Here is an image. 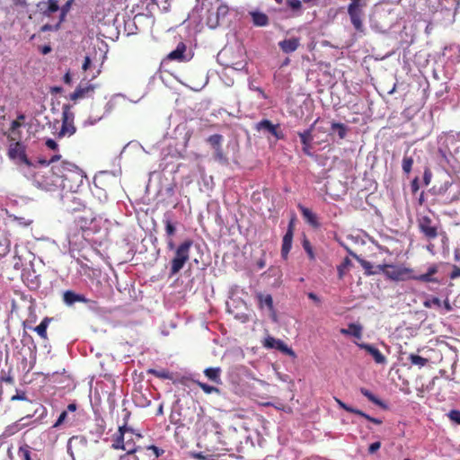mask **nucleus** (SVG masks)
Masks as SVG:
<instances>
[{
	"mask_svg": "<svg viewBox=\"0 0 460 460\" xmlns=\"http://www.w3.org/2000/svg\"><path fill=\"white\" fill-rule=\"evenodd\" d=\"M303 247H304L305 251L306 252L309 259L312 261L314 260L315 259L314 252L313 251L310 242L307 239H305L303 241Z\"/></svg>",
	"mask_w": 460,
	"mask_h": 460,
	"instance_id": "de8ad7c7",
	"label": "nucleus"
},
{
	"mask_svg": "<svg viewBox=\"0 0 460 460\" xmlns=\"http://www.w3.org/2000/svg\"><path fill=\"white\" fill-rule=\"evenodd\" d=\"M332 132H337L339 138L343 139L347 135V127L340 122H332L331 126Z\"/></svg>",
	"mask_w": 460,
	"mask_h": 460,
	"instance_id": "2f4dec72",
	"label": "nucleus"
},
{
	"mask_svg": "<svg viewBox=\"0 0 460 460\" xmlns=\"http://www.w3.org/2000/svg\"><path fill=\"white\" fill-rule=\"evenodd\" d=\"M380 271L393 280H399L402 279L403 271L401 268L393 264L384 263L377 266Z\"/></svg>",
	"mask_w": 460,
	"mask_h": 460,
	"instance_id": "a211bd4d",
	"label": "nucleus"
},
{
	"mask_svg": "<svg viewBox=\"0 0 460 460\" xmlns=\"http://www.w3.org/2000/svg\"><path fill=\"white\" fill-rule=\"evenodd\" d=\"M385 357L376 349V364H385Z\"/></svg>",
	"mask_w": 460,
	"mask_h": 460,
	"instance_id": "13d9d810",
	"label": "nucleus"
},
{
	"mask_svg": "<svg viewBox=\"0 0 460 460\" xmlns=\"http://www.w3.org/2000/svg\"><path fill=\"white\" fill-rule=\"evenodd\" d=\"M362 328L358 324L350 323L347 329H341V332L343 334L352 335L358 339L361 337Z\"/></svg>",
	"mask_w": 460,
	"mask_h": 460,
	"instance_id": "c756f323",
	"label": "nucleus"
},
{
	"mask_svg": "<svg viewBox=\"0 0 460 460\" xmlns=\"http://www.w3.org/2000/svg\"><path fill=\"white\" fill-rule=\"evenodd\" d=\"M91 64H92L91 58L88 56H86L84 58V63L82 65V69L84 71H87L91 67Z\"/></svg>",
	"mask_w": 460,
	"mask_h": 460,
	"instance_id": "680f3d73",
	"label": "nucleus"
},
{
	"mask_svg": "<svg viewBox=\"0 0 460 460\" xmlns=\"http://www.w3.org/2000/svg\"><path fill=\"white\" fill-rule=\"evenodd\" d=\"M61 158V155H54L51 156V158L49 160H46V159H40L38 161V163L40 164H42L44 166H49V164H52L58 162Z\"/></svg>",
	"mask_w": 460,
	"mask_h": 460,
	"instance_id": "49530a36",
	"label": "nucleus"
},
{
	"mask_svg": "<svg viewBox=\"0 0 460 460\" xmlns=\"http://www.w3.org/2000/svg\"><path fill=\"white\" fill-rule=\"evenodd\" d=\"M447 417L450 420L454 421L456 424H460V411L458 410H451L447 413Z\"/></svg>",
	"mask_w": 460,
	"mask_h": 460,
	"instance_id": "8fccbe9b",
	"label": "nucleus"
},
{
	"mask_svg": "<svg viewBox=\"0 0 460 460\" xmlns=\"http://www.w3.org/2000/svg\"><path fill=\"white\" fill-rule=\"evenodd\" d=\"M423 305L427 308L439 309L442 306V302L436 296H430L424 300Z\"/></svg>",
	"mask_w": 460,
	"mask_h": 460,
	"instance_id": "f704fd0d",
	"label": "nucleus"
},
{
	"mask_svg": "<svg viewBox=\"0 0 460 460\" xmlns=\"http://www.w3.org/2000/svg\"><path fill=\"white\" fill-rule=\"evenodd\" d=\"M251 14L254 25L262 27L269 23V17L265 13L261 12H253Z\"/></svg>",
	"mask_w": 460,
	"mask_h": 460,
	"instance_id": "c85d7f7f",
	"label": "nucleus"
},
{
	"mask_svg": "<svg viewBox=\"0 0 460 460\" xmlns=\"http://www.w3.org/2000/svg\"><path fill=\"white\" fill-rule=\"evenodd\" d=\"M206 377L217 385H222L221 373L222 369L219 367H208L203 371Z\"/></svg>",
	"mask_w": 460,
	"mask_h": 460,
	"instance_id": "393cba45",
	"label": "nucleus"
},
{
	"mask_svg": "<svg viewBox=\"0 0 460 460\" xmlns=\"http://www.w3.org/2000/svg\"><path fill=\"white\" fill-rule=\"evenodd\" d=\"M417 279L422 282H437V279L432 278V276L427 272L417 277Z\"/></svg>",
	"mask_w": 460,
	"mask_h": 460,
	"instance_id": "5fc2aeb1",
	"label": "nucleus"
},
{
	"mask_svg": "<svg viewBox=\"0 0 460 460\" xmlns=\"http://www.w3.org/2000/svg\"><path fill=\"white\" fill-rule=\"evenodd\" d=\"M435 195L444 203L449 204L460 199V181L447 180L439 186L433 188Z\"/></svg>",
	"mask_w": 460,
	"mask_h": 460,
	"instance_id": "7ed1b4c3",
	"label": "nucleus"
},
{
	"mask_svg": "<svg viewBox=\"0 0 460 460\" xmlns=\"http://www.w3.org/2000/svg\"><path fill=\"white\" fill-rule=\"evenodd\" d=\"M34 185L44 190H52L58 186V181L51 171L46 175L44 172H37L33 176Z\"/></svg>",
	"mask_w": 460,
	"mask_h": 460,
	"instance_id": "0eeeda50",
	"label": "nucleus"
},
{
	"mask_svg": "<svg viewBox=\"0 0 460 460\" xmlns=\"http://www.w3.org/2000/svg\"><path fill=\"white\" fill-rule=\"evenodd\" d=\"M0 381L4 382L5 384H8V385H13L14 384V379H13V377L10 374L7 375V376H1L0 377Z\"/></svg>",
	"mask_w": 460,
	"mask_h": 460,
	"instance_id": "052dcab7",
	"label": "nucleus"
},
{
	"mask_svg": "<svg viewBox=\"0 0 460 460\" xmlns=\"http://www.w3.org/2000/svg\"><path fill=\"white\" fill-rule=\"evenodd\" d=\"M228 6L226 5V4H220L218 7H217V13H216V20L215 22L212 21L211 17L208 18V24L211 26V27H216L218 22H219V18L220 17H225L227 13H228Z\"/></svg>",
	"mask_w": 460,
	"mask_h": 460,
	"instance_id": "cd10ccee",
	"label": "nucleus"
},
{
	"mask_svg": "<svg viewBox=\"0 0 460 460\" xmlns=\"http://www.w3.org/2000/svg\"><path fill=\"white\" fill-rule=\"evenodd\" d=\"M411 364L419 366L420 367H424L428 363V359L420 357L417 354H411L408 358Z\"/></svg>",
	"mask_w": 460,
	"mask_h": 460,
	"instance_id": "4c0bfd02",
	"label": "nucleus"
},
{
	"mask_svg": "<svg viewBox=\"0 0 460 460\" xmlns=\"http://www.w3.org/2000/svg\"><path fill=\"white\" fill-rule=\"evenodd\" d=\"M338 404L340 405L341 408L344 409L345 411H349V412H353V413H356V414H358L360 416H363L365 417L366 419L369 420L370 421H373L374 422V418L365 414L364 412H362L361 411L359 410H356L354 408H351L349 406H348L346 403H344L343 402H341V400L339 399H336Z\"/></svg>",
	"mask_w": 460,
	"mask_h": 460,
	"instance_id": "72a5a7b5",
	"label": "nucleus"
},
{
	"mask_svg": "<svg viewBox=\"0 0 460 460\" xmlns=\"http://www.w3.org/2000/svg\"><path fill=\"white\" fill-rule=\"evenodd\" d=\"M214 158L216 161L223 164H228V159L225 155L222 146L218 147V149H214Z\"/></svg>",
	"mask_w": 460,
	"mask_h": 460,
	"instance_id": "a19ab883",
	"label": "nucleus"
},
{
	"mask_svg": "<svg viewBox=\"0 0 460 460\" xmlns=\"http://www.w3.org/2000/svg\"><path fill=\"white\" fill-rule=\"evenodd\" d=\"M148 373L155 376V377L162 378V379H172V374L169 372L168 370H156V369H149Z\"/></svg>",
	"mask_w": 460,
	"mask_h": 460,
	"instance_id": "e433bc0d",
	"label": "nucleus"
},
{
	"mask_svg": "<svg viewBox=\"0 0 460 460\" xmlns=\"http://www.w3.org/2000/svg\"><path fill=\"white\" fill-rule=\"evenodd\" d=\"M97 84L85 82L84 79L80 82L75 90L70 94L69 99L71 101L76 102L77 100L90 98L94 93Z\"/></svg>",
	"mask_w": 460,
	"mask_h": 460,
	"instance_id": "6e6552de",
	"label": "nucleus"
},
{
	"mask_svg": "<svg viewBox=\"0 0 460 460\" xmlns=\"http://www.w3.org/2000/svg\"><path fill=\"white\" fill-rule=\"evenodd\" d=\"M256 298L258 300V305L260 309H263L264 307H267V309L272 314V318L274 321H276V312L274 309L273 305V298L272 296L270 294H262V293H257Z\"/></svg>",
	"mask_w": 460,
	"mask_h": 460,
	"instance_id": "6ab92c4d",
	"label": "nucleus"
},
{
	"mask_svg": "<svg viewBox=\"0 0 460 460\" xmlns=\"http://www.w3.org/2000/svg\"><path fill=\"white\" fill-rule=\"evenodd\" d=\"M300 42L297 38H290L284 40L279 43V48L284 53H291L297 49Z\"/></svg>",
	"mask_w": 460,
	"mask_h": 460,
	"instance_id": "b1692460",
	"label": "nucleus"
},
{
	"mask_svg": "<svg viewBox=\"0 0 460 460\" xmlns=\"http://www.w3.org/2000/svg\"><path fill=\"white\" fill-rule=\"evenodd\" d=\"M457 141V132L450 131L438 137V147H443L448 152L451 151L450 145H454Z\"/></svg>",
	"mask_w": 460,
	"mask_h": 460,
	"instance_id": "4be33fe9",
	"label": "nucleus"
},
{
	"mask_svg": "<svg viewBox=\"0 0 460 460\" xmlns=\"http://www.w3.org/2000/svg\"><path fill=\"white\" fill-rule=\"evenodd\" d=\"M13 221H16L20 226L24 227L31 226L32 223L31 219H27L25 217L16 216L13 217Z\"/></svg>",
	"mask_w": 460,
	"mask_h": 460,
	"instance_id": "603ef678",
	"label": "nucleus"
},
{
	"mask_svg": "<svg viewBox=\"0 0 460 460\" xmlns=\"http://www.w3.org/2000/svg\"><path fill=\"white\" fill-rule=\"evenodd\" d=\"M75 132L74 113L71 111L69 105H64L62 108V128L58 135L59 137L72 136Z\"/></svg>",
	"mask_w": 460,
	"mask_h": 460,
	"instance_id": "1a4fd4ad",
	"label": "nucleus"
},
{
	"mask_svg": "<svg viewBox=\"0 0 460 460\" xmlns=\"http://www.w3.org/2000/svg\"><path fill=\"white\" fill-rule=\"evenodd\" d=\"M50 171L58 181L61 179H66L68 177V173H75L78 176H82L81 169L75 164L67 161H61L60 163L57 162L53 164Z\"/></svg>",
	"mask_w": 460,
	"mask_h": 460,
	"instance_id": "39448f33",
	"label": "nucleus"
},
{
	"mask_svg": "<svg viewBox=\"0 0 460 460\" xmlns=\"http://www.w3.org/2000/svg\"><path fill=\"white\" fill-rule=\"evenodd\" d=\"M31 448L28 445L20 447L18 450V456L21 460H31Z\"/></svg>",
	"mask_w": 460,
	"mask_h": 460,
	"instance_id": "ea45409f",
	"label": "nucleus"
},
{
	"mask_svg": "<svg viewBox=\"0 0 460 460\" xmlns=\"http://www.w3.org/2000/svg\"><path fill=\"white\" fill-rule=\"evenodd\" d=\"M361 265L363 266V268L365 269V273L367 275H371L373 274V271H372V264L368 261H366L364 260H359Z\"/></svg>",
	"mask_w": 460,
	"mask_h": 460,
	"instance_id": "4d7b16f0",
	"label": "nucleus"
},
{
	"mask_svg": "<svg viewBox=\"0 0 460 460\" xmlns=\"http://www.w3.org/2000/svg\"><path fill=\"white\" fill-rule=\"evenodd\" d=\"M263 346L267 349H275L283 352L286 355L291 356L292 358H296L295 351L289 348L284 341L279 339H275L274 337L268 336L264 341Z\"/></svg>",
	"mask_w": 460,
	"mask_h": 460,
	"instance_id": "ddd939ff",
	"label": "nucleus"
},
{
	"mask_svg": "<svg viewBox=\"0 0 460 460\" xmlns=\"http://www.w3.org/2000/svg\"><path fill=\"white\" fill-rule=\"evenodd\" d=\"M413 164V159L409 156H404L402 159V168L405 173H409Z\"/></svg>",
	"mask_w": 460,
	"mask_h": 460,
	"instance_id": "37998d69",
	"label": "nucleus"
},
{
	"mask_svg": "<svg viewBox=\"0 0 460 460\" xmlns=\"http://www.w3.org/2000/svg\"><path fill=\"white\" fill-rule=\"evenodd\" d=\"M67 418V411H63L55 424L53 425V428H58L60 425H62Z\"/></svg>",
	"mask_w": 460,
	"mask_h": 460,
	"instance_id": "864d4df0",
	"label": "nucleus"
},
{
	"mask_svg": "<svg viewBox=\"0 0 460 460\" xmlns=\"http://www.w3.org/2000/svg\"><path fill=\"white\" fill-rule=\"evenodd\" d=\"M293 235H294V226H293V222L291 221L288 224V230H287L285 235L283 236V240H282L281 256L283 259L288 258V255L291 250Z\"/></svg>",
	"mask_w": 460,
	"mask_h": 460,
	"instance_id": "f3484780",
	"label": "nucleus"
},
{
	"mask_svg": "<svg viewBox=\"0 0 460 460\" xmlns=\"http://www.w3.org/2000/svg\"><path fill=\"white\" fill-rule=\"evenodd\" d=\"M194 384H196L207 394H220L219 388H217L216 386L209 385L200 382L199 380H195Z\"/></svg>",
	"mask_w": 460,
	"mask_h": 460,
	"instance_id": "7c9ffc66",
	"label": "nucleus"
},
{
	"mask_svg": "<svg viewBox=\"0 0 460 460\" xmlns=\"http://www.w3.org/2000/svg\"><path fill=\"white\" fill-rule=\"evenodd\" d=\"M391 411L390 404L376 397V414L379 413L380 411Z\"/></svg>",
	"mask_w": 460,
	"mask_h": 460,
	"instance_id": "79ce46f5",
	"label": "nucleus"
},
{
	"mask_svg": "<svg viewBox=\"0 0 460 460\" xmlns=\"http://www.w3.org/2000/svg\"><path fill=\"white\" fill-rule=\"evenodd\" d=\"M120 460H139L135 454H125L120 456Z\"/></svg>",
	"mask_w": 460,
	"mask_h": 460,
	"instance_id": "e2e57ef3",
	"label": "nucleus"
},
{
	"mask_svg": "<svg viewBox=\"0 0 460 460\" xmlns=\"http://www.w3.org/2000/svg\"><path fill=\"white\" fill-rule=\"evenodd\" d=\"M22 126V123L18 120V119H14L12 121L11 123V127H10V129L12 131V134L13 137H15V131L18 128H20Z\"/></svg>",
	"mask_w": 460,
	"mask_h": 460,
	"instance_id": "bf43d9fd",
	"label": "nucleus"
},
{
	"mask_svg": "<svg viewBox=\"0 0 460 460\" xmlns=\"http://www.w3.org/2000/svg\"><path fill=\"white\" fill-rule=\"evenodd\" d=\"M94 217L90 211H83L82 215L75 217V226L84 231L89 228V226L93 222Z\"/></svg>",
	"mask_w": 460,
	"mask_h": 460,
	"instance_id": "aec40b11",
	"label": "nucleus"
},
{
	"mask_svg": "<svg viewBox=\"0 0 460 460\" xmlns=\"http://www.w3.org/2000/svg\"><path fill=\"white\" fill-rule=\"evenodd\" d=\"M47 8L42 9V13L47 16H50L53 13H56L59 7L57 0H49L46 4Z\"/></svg>",
	"mask_w": 460,
	"mask_h": 460,
	"instance_id": "473e14b6",
	"label": "nucleus"
},
{
	"mask_svg": "<svg viewBox=\"0 0 460 460\" xmlns=\"http://www.w3.org/2000/svg\"><path fill=\"white\" fill-rule=\"evenodd\" d=\"M258 131L265 130L276 137V139H284L285 135L280 129L279 124H273L269 119H262L255 125Z\"/></svg>",
	"mask_w": 460,
	"mask_h": 460,
	"instance_id": "2eb2a0df",
	"label": "nucleus"
},
{
	"mask_svg": "<svg viewBox=\"0 0 460 460\" xmlns=\"http://www.w3.org/2000/svg\"><path fill=\"white\" fill-rule=\"evenodd\" d=\"M127 431H131L130 429L126 426H122L119 428V435L112 444V447L115 449H122L127 451L126 454H135L137 450L136 447H128L124 444V436Z\"/></svg>",
	"mask_w": 460,
	"mask_h": 460,
	"instance_id": "dca6fc26",
	"label": "nucleus"
},
{
	"mask_svg": "<svg viewBox=\"0 0 460 460\" xmlns=\"http://www.w3.org/2000/svg\"><path fill=\"white\" fill-rule=\"evenodd\" d=\"M18 135L20 134L18 133ZM19 137L20 136L13 137V135H9L7 137L8 140L11 142L8 147L7 155L10 160L18 165L25 164L27 166H32V163L26 155V146L18 140Z\"/></svg>",
	"mask_w": 460,
	"mask_h": 460,
	"instance_id": "20e7f679",
	"label": "nucleus"
},
{
	"mask_svg": "<svg viewBox=\"0 0 460 460\" xmlns=\"http://www.w3.org/2000/svg\"><path fill=\"white\" fill-rule=\"evenodd\" d=\"M193 244L191 239H186L181 243L174 251V256L171 261L170 276L179 273L190 259V250Z\"/></svg>",
	"mask_w": 460,
	"mask_h": 460,
	"instance_id": "f03ea898",
	"label": "nucleus"
},
{
	"mask_svg": "<svg viewBox=\"0 0 460 460\" xmlns=\"http://www.w3.org/2000/svg\"><path fill=\"white\" fill-rule=\"evenodd\" d=\"M63 300L68 305H71L76 302H83V303L87 302V299L84 297V296L76 294L71 290H67V291L64 292Z\"/></svg>",
	"mask_w": 460,
	"mask_h": 460,
	"instance_id": "a878e982",
	"label": "nucleus"
},
{
	"mask_svg": "<svg viewBox=\"0 0 460 460\" xmlns=\"http://www.w3.org/2000/svg\"><path fill=\"white\" fill-rule=\"evenodd\" d=\"M146 448H147V450H151V451H153V453L155 454V456L156 457H159V456H163V455H164V449L159 448L158 447H156V446H155V445H150V446H148Z\"/></svg>",
	"mask_w": 460,
	"mask_h": 460,
	"instance_id": "6e6d98bb",
	"label": "nucleus"
},
{
	"mask_svg": "<svg viewBox=\"0 0 460 460\" xmlns=\"http://www.w3.org/2000/svg\"><path fill=\"white\" fill-rule=\"evenodd\" d=\"M297 208H298L299 211L301 212L305 220L309 225H311L314 227H318L320 226L316 215L314 213H313L311 209H309L308 208H306L301 204H299L297 206Z\"/></svg>",
	"mask_w": 460,
	"mask_h": 460,
	"instance_id": "5701e85b",
	"label": "nucleus"
},
{
	"mask_svg": "<svg viewBox=\"0 0 460 460\" xmlns=\"http://www.w3.org/2000/svg\"><path fill=\"white\" fill-rule=\"evenodd\" d=\"M186 49H187L186 45L183 42H180L177 45L176 49L174 50L171 51L167 55V59L168 60H175L178 62L187 61L188 59L185 56Z\"/></svg>",
	"mask_w": 460,
	"mask_h": 460,
	"instance_id": "412c9836",
	"label": "nucleus"
},
{
	"mask_svg": "<svg viewBox=\"0 0 460 460\" xmlns=\"http://www.w3.org/2000/svg\"><path fill=\"white\" fill-rule=\"evenodd\" d=\"M211 427L215 429L217 441L221 445L222 449L228 452H239L242 447V435L237 429L232 426L220 429L219 424L213 420L210 422Z\"/></svg>",
	"mask_w": 460,
	"mask_h": 460,
	"instance_id": "f257e3e1",
	"label": "nucleus"
},
{
	"mask_svg": "<svg viewBox=\"0 0 460 460\" xmlns=\"http://www.w3.org/2000/svg\"><path fill=\"white\" fill-rule=\"evenodd\" d=\"M63 81L66 84H71L72 83V75H71V73H70V70H68L64 77H63Z\"/></svg>",
	"mask_w": 460,
	"mask_h": 460,
	"instance_id": "338daca9",
	"label": "nucleus"
},
{
	"mask_svg": "<svg viewBox=\"0 0 460 460\" xmlns=\"http://www.w3.org/2000/svg\"><path fill=\"white\" fill-rule=\"evenodd\" d=\"M208 143L211 145L213 149H218V147L222 146L223 136L220 134L211 135L208 139Z\"/></svg>",
	"mask_w": 460,
	"mask_h": 460,
	"instance_id": "c9c22d12",
	"label": "nucleus"
},
{
	"mask_svg": "<svg viewBox=\"0 0 460 460\" xmlns=\"http://www.w3.org/2000/svg\"><path fill=\"white\" fill-rule=\"evenodd\" d=\"M351 265V261L349 258L346 257L344 258L343 261L337 267L339 278L342 279L343 276L346 273V270L349 269V267Z\"/></svg>",
	"mask_w": 460,
	"mask_h": 460,
	"instance_id": "58836bf2",
	"label": "nucleus"
},
{
	"mask_svg": "<svg viewBox=\"0 0 460 460\" xmlns=\"http://www.w3.org/2000/svg\"><path fill=\"white\" fill-rule=\"evenodd\" d=\"M21 429V427L18 423H13L6 427L4 436L9 437L15 433H17Z\"/></svg>",
	"mask_w": 460,
	"mask_h": 460,
	"instance_id": "c03bdc74",
	"label": "nucleus"
},
{
	"mask_svg": "<svg viewBox=\"0 0 460 460\" xmlns=\"http://www.w3.org/2000/svg\"><path fill=\"white\" fill-rule=\"evenodd\" d=\"M442 306L445 308L446 312H451L453 310V307L447 298L444 300Z\"/></svg>",
	"mask_w": 460,
	"mask_h": 460,
	"instance_id": "774afa93",
	"label": "nucleus"
},
{
	"mask_svg": "<svg viewBox=\"0 0 460 460\" xmlns=\"http://www.w3.org/2000/svg\"><path fill=\"white\" fill-rule=\"evenodd\" d=\"M46 146L49 148V149H52V150H56L58 148V144L56 143L55 140L51 139V138H49L47 141H46Z\"/></svg>",
	"mask_w": 460,
	"mask_h": 460,
	"instance_id": "0e129e2a",
	"label": "nucleus"
},
{
	"mask_svg": "<svg viewBox=\"0 0 460 460\" xmlns=\"http://www.w3.org/2000/svg\"><path fill=\"white\" fill-rule=\"evenodd\" d=\"M87 447V440L82 436L72 437L67 444V451L74 458L75 454L81 455L84 452Z\"/></svg>",
	"mask_w": 460,
	"mask_h": 460,
	"instance_id": "4468645a",
	"label": "nucleus"
},
{
	"mask_svg": "<svg viewBox=\"0 0 460 460\" xmlns=\"http://www.w3.org/2000/svg\"><path fill=\"white\" fill-rule=\"evenodd\" d=\"M460 277V268L455 266L452 272L450 273V278L455 279Z\"/></svg>",
	"mask_w": 460,
	"mask_h": 460,
	"instance_id": "69168bd1",
	"label": "nucleus"
},
{
	"mask_svg": "<svg viewBox=\"0 0 460 460\" xmlns=\"http://www.w3.org/2000/svg\"><path fill=\"white\" fill-rule=\"evenodd\" d=\"M11 401L13 402V401H28V402H31L27 395H26V393L24 391H16V394L13 395L11 397Z\"/></svg>",
	"mask_w": 460,
	"mask_h": 460,
	"instance_id": "3c124183",
	"label": "nucleus"
},
{
	"mask_svg": "<svg viewBox=\"0 0 460 460\" xmlns=\"http://www.w3.org/2000/svg\"><path fill=\"white\" fill-rule=\"evenodd\" d=\"M317 122V120H315L311 126L309 128L304 130L303 132H298L297 135L300 138V141L303 145V147H302V150H303V153L307 155V156H310L312 157L313 156V153L311 151V149L313 148V146H312V142L314 140V136H313V130H314V125L315 123Z\"/></svg>",
	"mask_w": 460,
	"mask_h": 460,
	"instance_id": "f8f14e48",
	"label": "nucleus"
},
{
	"mask_svg": "<svg viewBox=\"0 0 460 460\" xmlns=\"http://www.w3.org/2000/svg\"><path fill=\"white\" fill-rule=\"evenodd\" d=\"M164 223L165 225V233L166 234L169 236V237H172V235H174L175 232H176V227L174 226V225L171 222L170 219H164Z\"/></svg>",
	"mask_w": 460,
	"mask_h": 460,
	"instance_id": "a18cd8bd",
	"label": "nucleus"
},
{
	"mask_svg": "<svg viewBox=\"0 0 460 460\" xmlns=\"http://www.w3.org/2000/svg\"><path fill=\"white\" fill-rule=\"evenodd\" d=\"M439 163L444 167H448L453 172H460V162L454 156L452 151L438 147Z\"/></svg>",
	"mask_w": 460,
	"mask_h": 460,
	"instance_id": "9d476101",
	"label": "nucleus"
},
{
	"mask_svg": "<svg viewBox=\"0 0 460 460\" xmlns=\"http://www.w3.org/2000/svg\"><path fill=\"white\" fill-rule=\"evenodd\" d=\"M226 66L234 68V70L243 71L246 68L247 62L245 61V59H242L237 62L226 65Z\"/></svg>",
	"mask_w": 460,
	"mask_h": 460,
	"instance_id": "09e8293b",
	"label": "nucleus"
},
{
	"mask_svg": "<svg viewBox=\"0 0 460 460\" xmlns=\"http://www.w3.org/2000/svg\"><path fill=\"white\" fill-rule=\"evenodd\" d=\"M351 3L348 7V13L350 16L351 22L354 28L360 31H362V22H361V1L362 0H350Z\"/></svg>",
	"mask_w": 460,
	"mask_h": 460,
	"instance_id": "9b49d317",
	"label": "nucleus"
},
{
	"mask_svg": "<svg viewBox=\"0 0 460 460\" xmlns=\"http://www.w3.org/2000/svg\"><path fill=\"white\" fill-rule=\"evenodd\" d=\"M420 232L428 239L434 240L438 235V227L428 216H421L418 218Z\"/></svg>",
	"mask_w": 460,
	"mask_h": 460,
	"instance_id": "423d86ee",
	"label": "nucleus"
},
{
	"mask_svg": "<svg viewBox=\"0 0 460 460\" xmlns=\"http://www.w3.org/2000/svg\"><path fill=\"white\" fill-rule=\"evenodd\" d=\"M53 321V318L45 317L40 323L34 328V331L43 340H48L47 329L50 322Z\"/></svg>",
	"mask_w": 460,
	"mask_h": 460,
	"instance_id": "bb28decb",
	"label": "nucleus"
}]
</instances>
